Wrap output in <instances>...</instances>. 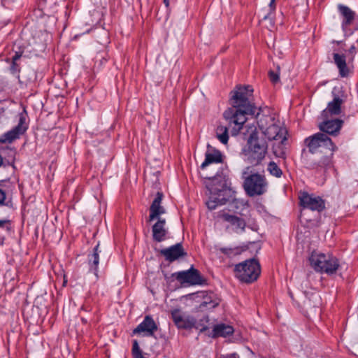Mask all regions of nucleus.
Here are the masks:
<instances>
[{
	"instance_id": "obj_1",
	"label": "nucleus",
	"mask_w": 358,
	"mask_h": 358,
	"mask_svg": "<svg viewBox=\"0 0 358 358\" xmlns=\"http://www.w3.org/2000/svg\"><path fill=\"white\" fill-rule=\"evenodd\" d=\"M252 92L253 89L250 86L237 87L231 96L232 107L224 112V117L236 125L237 133L246 122V115H254L257 113L259 115L257 108L250 101Z\"/></svg>"
},
{
	"instance_id": "obj_2",
	"label": "nucleus",
	"mask_w": 358,
	"mask_h": 358,
	"mask_svg": "<svg viewBox=\"0 0 358 358\" xmlns=\"http://www.w3.org/2000/svg\"><path fill=\"white\" fill-rule=\"evenodd\" d=\"M305 143L311 153L324 152L326 155L319 162V166L324 168L330 164L331 159L327 155L331 156L336 148L326 134L317 133L309 136L305 139Z\"/></svg>"
},
{
	"instance_id": "obj_3",
	"label": "nucleus",
	"mask_w": 358,
	"mask_h": 358,
	"mask_svg": "<svg viewBox=\"0 0 358 358\" xmlns=\"http://www.w3.org/2000/svg\"><path fill=\"white\" fill-rule=\"evenodd\" d=\"M201 177L206 179L205 184L209 192V199L206 202L208 208L214 210L218 206L224 204L226 199L222 194L227 187V181L224 177L219 174L212 178L208 177L205 173H201Z\"/></svg>"
},
{
	"instance_id": "obj_4",
	"label": "nucleus",
	"mask_w": 358,
	"mask_h": 358,
	"mask_svg": "<svg viewBox=\"0 0 358 358\" xmlns=\"http://www.w3.org/2000/svg\"><path fill=\"white\" fill-rule=\"evenodd\" d=\"M251 129V134L248 140L247 147L244 150L243 154L245 161L252 166H257L265 158L267 153V143L258 136L256 131Z\"/></svg>"
},
{
	"instance_id": "obj_5",
	"label": "nucleus",
	"mask_w": 358,
	"mask_h": 358,
	"mask_svg": "<svg viewBox=\"0 0 358 358\" xmlns=\"http://www.w3.org/2000/svg\"><path fill=\"white\" fill-rule=\"evenodd\" d=\"M259 128L268 141H278L282 144L287 140V130L279 120L274 116L262 115L258 117Z\"/></svg>"
},
{
	"instance_id": "obj_6",
	"label": "nucleus",
	"mask_w": 358,
	"mask_h": 358,
	"mask_svg": "<svg viewBox=\"0 0 358 358\" xmlns=\"http://www.w3.org/2000/svg\"><path fill=\"white\" fill-rule=\"evenodd\" d=\"M308 261L316 272L327 275L334 274L340 266L338 259L331 254L323 253L317 250L311 252Z\"/></svg>"
},
{
	"instance_id": "obj_7",
	"label": "nucleus",
	"mask_w": 358,
	"mask_h": 358,
	"mask_svg": "<svg viewBox=\"0 0 358 358\" xmlns=\"http://www.w3.org/2000/svg\"><path fill=\"white\" fill-rule=\"evenodd\" d=\"M235 276L241 282L252 283L256 281L261 274V266L255 258L246 259L234 266Z\"/></svg>"
},
{
	"instance_id": "obj_8",
	"label": "nucleus",
	"mask_w": 358,
	"mask_h": 358,
	"mask_svg": "<svg viewBox=\"0 0 358 358\" xmlns=\"http://www.w3.org/2000/svg\"><path fill=\"white\" fill-rule=\"evenodd\" d=\"M250 171V167H247L243 171L245 178L243 187L246 194L250 196L262 195L266 192L268 182L264 176L259 173L245 176Z\"/></svg>"
},
{
	"instance_id": "obj_9",
	"label": "nucleus",
	"mask_w": 358,
	"mask_h": 358,
	"mask_svg": "<svg viewBox=\"0 0 358 358\" xmlns=\"http://www.w3.org/2000/svg\"><path fill=\"white\" fill-rule=\"evenodd\" d=\"M332 101L329 102L327 108L322 111L324 117L328 115H338L342 113V106L348 99V92L342 85L335 86L331 91Z\"/></svg>"
},
{
	"instance_id": "obj_10",
	"label": "nucleus",
	"mask_w": 358,
	"mask_h": 358,
	"mask_svg": "<svg viewBox=\"0 0 358 358\" xmlns=\"http://www.w3.org/2000/svg\"><path fill=\"white\" fill-rule=\"evenodd\" d=\"M221 223L228 233L241 234L246 227L245 220L237 215L221 213L219 215Z\"/></svg>"
},
{
	"instance_id": "obj_11",
	"label": "nucleus",
	"mask_w": 358,
	"mask_h": 358,
	"mask_svg": "<svg viewBox=\"0 0 358 358\" xmlns=\"http://www.w3.org/2000/svg\"><path fill=\"white\" fill-rule=\"evenodd\" d=\"M172 277L181 285H201L206 282L200 272L193 266L186 271L173 273Z\"/></svg>"
},
{
	"instance_id": "obj_12",
	"label": "nucleus",
	"mask_w": 358,
	"mask_h": 358,
	"mask_svg": "<svg viewBox=\"0 0 358 358\" xmlns=\"http://www.w3.org/2000/svg\"><path fill=\"white\" fill-rule=\"evenodd\" d=\"M171 318L175 325L178 329H189L196 327V320L190 315H187L180 309H174L171 311Z\"/></svg>"
},
{
	"instance_id": "obj_13",
	"label": "nucleus",
	"mask_w": 358,
	"mask_h": 358,
	"mask_svg": "<svg viewBox=\"0 0 358 358\" xmlns=\"http://www.w3.org/2000/svg\"><path fill=\"white\" fill-rule=\"evenodd\" d=\"M27 129V126L25 123V117L23 114H20L19 122L17 126L11 130L3 134L0 138V142L3 143H10L13 141L20 138Z\"/></svg>"
},
{
	"instance_id": "obj_14",
	"label": "nucleus",
	"mask_w": 358,
	"mask_h": 358,
	"mask_svg": "<svg viewBox=\"0 0 358 358\" xmlns=\"http://www.w3.org/2000/svg\"><path fill=\"white\" fill-rule=\"evenodd\" d=\"M299 199L301 205L303 208L311 210H317L320 212L325 207L324 200L318 196L304 192L301 195Z\"/></svg>"
},
{
	"instance_id": "obj_15",
	"label": "nucleus",
	"mask_w": 358,
	"mask_h": 358,
	"mask_svg": "<svg viewBox=\"0 0 358 358\" xmlns=\"http://www.w3.org/2000/svg\"><path fill=\"white\" fill-rule=\"evenodd\" d=\"M163 194L159 192H157L156 197L150 207L149 222H154L155 220L165 219L163 217V215L166 214V211L165 208L161 204Z\"/></svg>"
},
{
	"instance_id": "obj_16",
	"label": "nucleus",
	"mask_w": 358,
	"mask_h": 358,
	"mask_svg": "<svg viewBox=\"0 0 358 358\" xmlns=\"http://www.w3.org/2000/svg\"><path fill=\"white\" fill-rule=\"evenodd\" d=\"M158 327L150 315H146L143 322H141L133 331L134 334L143 333L145 336H153Z\"/></svg>"
},
{
	"instance_id": "obj_17",
	"label": "nucleus",
	"mask_w": 358,
	"mask_h": 358,
	"mask_svg": "<svg viewBox=\"0 0 358 358\" xmlns=\"http://www.w3.org/2000/svg\"><path fill=\"white\" fill-rule=\"evenodd\" d=\"M333 59L334 64L338 69L339 76L341 78L348 77L351 72L352 63L348 62V59L344 54L334 53Z\"/></svg>"
},
{
	"instance_id": "obj_18",
	"label": "nucleus",
	"mask_w": 358,
	"mask_h": 358,
	"mask_svg": "<svg viewBox=\"0 0 358 358\" xmlns=\"http://www.w3.org/2000/svg\"><path fill=\"white\" fill-rule=\"evenodd\" d=\"M152 227V238L157 242L164 241L169 234L166 219L155 220Z\"/></svg>"
},
{
	"instance_id": "obj_19",
	"label": "nucleus",
	"mask_w": 358,
	"mask_h": 358,
	"mask_svg": "<svg viewBox=\"0 0 358 358\" xmlns=\"http://www.w3.org/2000/svg\"><path fill=\"white\" fill-rule=\"evenodd\" d=\"M337 7L341 16L343 17L341 26L343 29L345 30L348 26L352 24L356 14L347 6L338 4Z\"/></svg>"
},
{
	"instance_id": "obj_20",
	"label": "nucleus",
	"mask_w": 358,
	"mask_h": 358,
	"mask_svg": "<svg viewBox=\"0 0 358 358\" xmlns=\"http://www.w3.org/2000/svg\"><path fill=\"white\" fill-rule=\"evenodd\" d=\"M343 121L338 119L326 120L320 124L321 131L331 135H336L341 129Z\"/></svg>"
},
{
	"instance_id": "obj_21",
	"label": "nucleus",
	"mask_w": 358,
	"mask_h": 358,
	"mask_svg": "<svg viewBox=\"0 0 358 358\" xmlns=\"http://www.w3.org/2000/svg\"><path fill=\"white\" fill-rule=\"evenodd\" d=\"M101 250L99 248H93L88 254V265L90 271L98 278L99 264Z\"/></svg>"
},
{
	"instance_id": "obj_22",
	"label": "nucleus",
	"mask_w": 358,
	"mask_h": 358,
	"mask_svg": "<svg viewBox=\"0 0 358 358\" xmlns=\"http://www.w3.org/2000/svg\"><path fill=\"white\" fill-rule=\"evenodd\" d=\"M234 331L231 326L221 323L213 327L212 331L208 334V336L212 338L227 337L233 334Z\"/></svg>"
},
{
	"instance_id": "obj_23",
	"label": "nucleus",
	"mask_w": 358,
	"mask_h": 358,
	"mask_svg": "<svg viewBox=\"0 0 358 358\" xmlns=\"http://www.w3.org/2000/svg\"><path fill=\"white\" fill-rule=\"evenodd\" d=\"M160 253L170 262H174L178 258L186 255L183 248H168L161 250Z\"/></svg>"
},
{
	"instance_id": "obj_24",
	"label": "nucleus",
	"mask_w": 358,
	"mask_h": 358,
	"mask_svg": "<svg viewBox=\"0 0 358 358\" xmlns=\"http://www.w3.org/2000/svg\"><path fill=\"white\" fill-rule=\"evenodd\" d=\"M222 162V155L219 151L207 152L204 162L201 165V169L204 170L209 164Z\"/></svg>"
},
{
	"instance_id": "obj_25",
	"label": "nucleus",
	"mask_w": 358,
	"mask_h": 358,
	"mask_svg": "<svg viewBox=\"0 0 358 358\" xmlns=\"http://www.w3.org/2000/svg\"><path fill=\"white\" fill-rule=\"evenodd\" d=\"M217 138L223 144H227L229 140L228 129L224 126H219L216 129Z\"/></svg>"
},
{
	"instance_id": "obj_26",
	"label": "nucleus",
	"mask_w": 358,
	"mask_h": 358,
	"mask_svg": "<svg viewBox=\"0 0 358 358\" xmlns=\"http://www.w3.org/2000/svg\"><path fill=\"white\" fill-rule=\"evenodd\" d=\"M218 304L219 303L217 301V300L213 299L211 295H206L203 297V301L201 303L200 308L211 309L218 306Z\"/></svg>"
},
{
	"instance_id": "obj_27",
	"label": "nucleus",
	"mask_w": 358,
	"mask_h": 358,
	"mask_svg": "<svg viewBox=\"0 0 358 358\" xmlns=\"http://www.w3.org/2000/svg\"><path fill=\"white\" fill-rule=\"evenodd\" d=\"M267 170L270 173L271 175H272V176H273L275 177H277V178H280L282 176V170L273 162H271L268 164Z\"/></svg>"
},
{
	"instance_id": "obj_28",
	"label": "nucleus",
	"mask_w": 358,
	"mask_h": 358,
	"mask_svg": "<svg viewBox=\"0 0 358 358\" xmlns=\"http://www.w3.org/2000/svg\"><path fill=\"white\" fill-rule=\"evenodd\" d=\"M132 355L134 358H145L140 349L138 341L134 340L132 345Z\"/></svg>"
},
{
	"instance_id": "obj_29",
	"label": "nucleus",
	"mask_w": 358,
	"mask_h": 358,
	"mask_svg": "<svg viewBox=\"0 0 358 358\" xmlns=\"http://www.w3.org/2000/svg\"><path fill=\"white\" fill-rule=\"evenodd\" d=\"M238 248H220V251L222 253L227 255L229 257H231L232 256L240 253L238 251H235V250Z\"/></svg>"
},
{
	"instance_id": "obj_30",
	"label": "nucleus",
	"mask_w": 358,
	"mask_h": 358,
	"mask_svg": "<svg viewBox=\"0 0 358 358\" xmlns=\"http://www.w3.org/2000/svg\"><path fill=\"white\" fill-rule=\"evenodd\" d=\"M357 53L356 47L353 45L348 50L347 55H345L348 59L349 63H353L355 59V55Z\"/></svg>"
},
{
	"instance_id": "obj_31",
	"label": "nucleus",
	"mask_w": 358,
	"mask_h": 358,
	"mask_svg": "<svg viewBox=\"0 0 358 358\" xmlns=\"http://www.w3.org/2000/svg\"><path fill=\"white\" fill-rule=\"evenodd\" d=\"M10 228V222L8 220H0V231H8Z\"/></svg>"
},
{
	"instance_id": "obj_32",
	"label": "nucleus",
	"mask_w": 358,
	"mask_h": 358,
	"mask_svg": "<svg viewBox=\"0 0 358 358\" xmlns=\"http://www.w3.org/2000/svg\"><path fill=\"white\" fill-rule=\"evenodd\" d=\"M269 78L272 83H276L279 81V74L278 73H275L273 71L269 72Z\"/></svg>"
},
{
	"instance_id": "obj_33",
	"label": "nucleus",
	"mask_w": 358,
	"mask_h": 358,
	"mask_svg": "<svg viewBox=\"0 0 358 358\" xmlns=\"http://www.w3.org/2000/svg\"><path fill=\"white\" fill-rule=\"evenodd\" d=\"M6 196L5 191L0 187V206L3 205L5 202Z\"/></svg>"
},
{
	"instance_id": "obj_34",
	"label": "nucleus",
	"mask_w": 358,
	"mask_h": 358,
	"mask_svg": "<svg viewBox=\"0 0 358 358\" xmlns=\"http://www.w3.org/2000/svg\"><path fill=\"white\" fill-rule=\"evenodd\" d=\"M225 358H239V356L236 353H232L227 355Z\"/></svg>"
},
{
	"instance_id": "obj_35",
	"label": "nucleus",
	"mask_w": 358,
	"mask_h": 358,
	"mask_svg": "<svg viewBox=\"0 0 358 358\" xmlns=\"http://www.w3.org/2000/svg\"><path fill=\"white\" fill-rule=\"evenodd\" d=\"M275 0H271V1H270L269 7H270L271 10H275Z\"/></svg>"
},
{
	"instance_id": "obj_36",
	"label": "nucleus",
	"mask_w": 358,
	"mask_h": 358,
	"mask_svg": "<svg viewBox=\"0 0 358 358\" xmlns=\"http://www.w3.org/2000/svg\"><path fill=\"white\" fill-rule=\"evenodd\" d=\"M20 55L17 53L15 54V55L13 57V62H15L17 59L20 58Z\"/></svg>"
},
{
	"instance_id": "obj_37",
	"label": "nucleus",
	"mask_w": 358,
	"mask_h": 358,
	"mask_svg": "<svg viewBox=\"0 0 358 358\" xmlns=\"http://www.w3.org/2000/svg\"><path fill=\"white\" fill-rule=\"evenodd\" d=\"M208 329V327H203L201 329H200V331L203 332V331H205Z\"/></svg>"
},
{
	"instance_id": "obj_38",
	"label": "nucleus",
	"mask_w": 358,
	"mask_h": 358,
	"mask_svg": "<svg viewBox=\"0 0 358 358\" xmlns=\"http://www.w3.org/2000/svg\"><path fill=\"white\" fill-rule=\"evenodd\" d=\"M164 3L166 4V7L169 6V0H164Z\"/></svg>"
},
{
	"instance_id": "obj_39",
	"label": "nucleus",
	"mask_w": 358,
	"mask_h": 358,
	"mask_svg": "<svg viewBox=\"0 0 358 358\" xmlns=\"http://www.w3.org/2000/svg\"><path fill=\"white\" fill-rule=\"evenodd\" d=\"M81 320H82L83 323H87V320L85 318H84V317H82Z\"/></svg>"
},
{
	"instance_id": "obj_40",
	"label": "nucleus",
	"mask_w": 358,
	"mask_h": 358,
	"mask_svg": "<svg viewBox=\"0 0 358 358\" xmlns=\"http://www.w3.org/2000/svg\"><path fill=\"white\" fill-rule=\"evenodd\" d=\"M172 246H177V247H179V246H181V243H177L174 245H173Z\"/></svg>"
},
{
	"instance_id": "obj_41",
	"label": "nucleus",
	"mask_w": 358,
	"mask_h": 358,
	"mask_svg": "<svg viewBox=\"0 0 358 358\" xmlns=\"http://www.w3.org/2000/svg\"><path fill=\"white\" fill-rule=\"evenodd\" d=\"M204 320H205L206 322H208V316L205 317H204Z\"/></svg>"
},
{
	"instance_id": "obj_42",
	"label": "nucleus",
	"mask_w": 358,
	"mask_h": 358,
	"mask_svg": "<svg viewBox=\"0 0 358 358\" xmlns=\"http://www.w3.org/2000/svg\"><path fill=\"white\" fill-rule=\"evenodd\" d=\"M66 282H67V280L64 279V285H65Z\"/></svg>"
},
{
	"instance_id": "obj_43",
	"label": "nucleus",
	"mask_w": 358,
	"mask_h": 358,
	"mask_svg": "<svg viewBox=\"0 0 358 358\" xmlns=\"http://www.w3.org/2000/svg\"><path fill=\"white\" fill-rule=\"evenodd\" d=\"M81 309H82L83 310H87L85 308V307H83V306L82 307V308H81Z\"/></svg>"
},
{
	"instance_id": "obj_44",
	"label": "nucleus",
	"mask_w": 358,
	"mask_h": 358,
	"mask_svg": "<svg viewBox=\"0 0 358 358\" xmlns=\"http://www.w3.org/2000/svg\"><path fill=\"white\" fill-rule=\"evenodd\" d=\"M357 43H358V38H357Z\"/></svg>"
}]
</instances>
